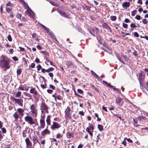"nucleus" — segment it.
<instances>
[{
    "mask_svg": "<svg viewBox=\"0 0 148 148\" xmlns=\"http://www.w3.org/2000/svg\"><path fill=\"white\" fill-rule=\"evenodd\" d=\"M23 4L24 5V8L25 9H27V8H29L30 9V10L31 12H33V11L32 10L30 9L29 7V6L28 4L27 3H26L25 2L24 3H23Z\"/></svg>",
    "mask_w": 148,
    "mask_h": 148,
    "instance_id": "a878e982",
    "label": "nucleus"
},
{
    "mask_svg": "<svg viewBox=\"0 0 148 148\" xmlns=\"http://www.w3.org/2000/svg\"><path fill=\"white\" fill-rule=\"evenodd\" d=\"M134 35L135 37H138L139 36V35L137 32H134Z\"/></svg>",
    "mask_w": 148,
    "mask_h": 148,
    "instance_id": "4d7b16f0",
    "label": "nucleus"
},
{
    "mask_svg": "<svg viewBox=\"0 0 148 148\" xmlns=\"http://www.w3.org/2000/svg\"><path fill=\"white\" fill-rule=\"evenodd\" d=\"M77 92L78 93L82 94H83L84 93L83 91L82 90L80 89H77Z\"/></svg>",
    "mask_w": 148,
    "mask_h": 148,
    "instance_id": "8fccbe9b",
    "label": "nucleus"
},
{
    "mask_svg": "<svg viewBox=\"0 0 148 148\" xmlns=\"http://www.w3.org/2000/svg\"><path fill=\"white\" fill-rule=\"evenodd\" d=\"M1 130L3 133H5L6 132V130L5 127L1 128Z\"/></svg>",
    "mask_w": 148,
    "mask_h": 148,
    "instance_id": "bf43d9fd",
    "label": "nucleus"
},
{
    "mask_svg": "<svg viewBox=\"0 0 148 148\" xmlns=\"http://www.w3.org/2000/svg\"><path fill=\"white\" fill-rule=\"evenodd\" d=\"M110 19L112 21H114L116 20V17L115 16H110Z\"/></svg>",
    "mask_w": 148,
    "mask_h": 148,
    "instance_id": "72a5a7b5",
    "label": "nucleus"
},
{
    "mask_svg": "<svg viewBox=\"0 0 148 148\" xmlns=\"http://www.w3.org/2000/svg\"><path fill=\"white\" fill-rule=\"evenodd\" d=\"M50 116L49 115L47 116V123L48 125H50Z\"/></svg>",
    "mask_w": 148,
    "mask_h": 148,
    "instance_id": "bb28decb",
    "label": "nucleus"
},
{
    "mask_svg": "<svg viewBox=\"0 0 148 148\" xmlns=\"http://www.w3.org/2000/svg\"><path fill=\"white\" fill-rule=\"evenodd\" d=\"M145 118L146 117L143 115H140L138 117V119L140 121L142 119L145 120Z\"/></svg>",
    "mask_w": 148,
    "mask_h": 148,
    "instance_id": "473e14b6",
    "label": "nucleus"
},
{
    "mask_svg": "<svg viewBox=\"0 0 148 148\" xmlns=\"http://www.w3.org/2000/svg\"><path fill=\"white\" fill-rule=\"evenodd\" d=\"M142 22L144 24H146L147 23L148 21L145 18H143L142 20Z\"/></svg>",
    "mask_w": 148,
    "mask_h": 148,
    "instance_id": "37998d69",
    "label": "nucleus"
},
{
    "mask_svg": "<svg viewBox=\"0 0 148 148\" xmlns=\"http://www.w3.org/2000/svg\"><path fill=\"white\" fill-rule=\"evenodd\" d=\"M91 74L94 76L97 79H99V76L97 75L94 71H93L92 70H91Z\"/></svg>",
    "mask_w": 148,
    "mask_h": 148,
    "instance_id": "b1692460",
    "label": "nucleus"
},
{
    "mask_svg": "<svg viewBox=\"0 0 148 148\" xmlns=\"http://www.w3.org/2000/svg\"><path fill=\"white\" fill-rule=\"evenodd\" d=\"M104 24L105 25H102V26L103 27L105 28H106V29H108V28L110 30V31L111 32H112V30L111 29V27H110L109 26H108V24L106 23H104Z\"/></svg>",
    "mask_w": 148,
    "mask_h": 148,
    "instance_id": "412c9836",
    "label": "nucleus"
},
{
    "mask_svg": "<svg viewBox=\"0 0 148 148\" xmlns=\"http://www.w3.org/2000/svg\"><path fill=\"white\" fill-rule=\"evenodd\" d=\"M94 130V125L92 124H90L89 126L87 127L86 129V131L89 134L91 137H92L93 136L92 132H93Z\"/></svg>",
    "mask_w": 148,
    "mask_h": 148,
    "instance_id": "0eeeda50",
    "label": "nucleus"
},
{
    "mask_svg": "<svg viewBox=\"0 0 148 148\" xmlns=\"http://www.w3.org/2000/svg\"><path fill=\"white\" fill-rule=\"evenodd\" d=\"M66 65L68 67H69L73 66V64L71 61H69L67 62Z\"/></svg>",
    "mask_w": 148,
    "mask_h": 148,
    "instance_id": "f704fd0d",
    "label": "nucleus"
},
{
    "mask_svg": "<svg viewBox=\"0 0 148 148\" xmlns=\"http://www.w3.org/2000/svg\"><path fill=\"white\" fill-rule=\"evenodd\" d=\"M46 82H43L42 81L41 82V84H40V86L43 89H45L46 88V84H45Z\"/></svg>",
    "mask_w": 148,
    "mask_h": 148,
    "instance_id": "5701e85b",
    "label": "nucleus"
},
{
    "mask_svg": "<svg viewBox=\"0 0 148 148\" xmlns=\"http://www.w3.org/2000/svg\"><path fill=\"white\" fill-rule=\"evenodd\" d=\"M47 33L51 38L53 39H54L57 42H58L57 40L55 38L53 33L52 32V31H50V30L49 28H47Z\"/></svg>",
    "mask_w": 148,
    "mask_h": 148,
    "instance_id": "4468645a",
    "label": "nucleus"
},
{
    "mask_svg": "<svg viewBox=\"0 0 148 148\" xmlns=\"http://www.w3.org/2000/svg\"><path fill=\"white\" fill-rule=\"evenodd\" d=\"M71 7L72 9L76 8L77 5L74 4H72L71 5Z\"/></svg>",
    "mask_w": 148,
    "mask_h": 148,
    "instance_id": "3c124183",
    "label": "nucleus"
},
{
    "mask_svg": "<svg viewBox=\"0 0 148 148\" xmlns=\"http://www.w3.org/2000/svg\"><path fill=\"white\" fill-rule=\"evenodd\" d=\"M137 13V10H134L132 12L131 15L132 16H134Z\"/></svg>",
    "mask_w": 148,
    "mask_h": 148,
    "instance_id": "c03bdc74",
    "label": "nucleus"
},
{
    "mask_svg": "<svg viewBox=\"0 0 148 148\" xmlns=\"http://www.w3.org/2000/svg\"><path fill=\"white\" fill-rule=\"evenodd\" d=\"M130 27L132 28H135L137 27V26L134 23H132L130 24Z\"/></svg>",
    "mask_w": 148,
    "mask_h": 148,
    "instance_id": "58836bf2",
    "label": "nucleus"
},
{
    "mask_svg": "<svg viewBox=\"0 0 148 148\" xmlns=\"http://www.w3.org/2000/svg\"><path fill=\"white\" fill-rule=\"evenodd\" d=\"M54 70V68L53 67H50L47 69V72H49L50 71H53Z\"/></svg>",
    "mask_w": 148,
    "mask_h": 148,
    "instance_id": "79ce46f5",
    "label": "nucleus"
},
{
    "mask_svg": "<svg viewBox=\"0 0 148 148\" xmlns=\"http://www.w3.org/2000/svg\"><path fill=\"white\" fill-rule=\"evenodd\" d=\"M136 76L140 85L143 86L142 82L144 81L145 77V73L143 71L140 70V72L136 75Z\"/></svg>",
    "mask_w": 148,
    "mask_h": 148,
    "instance_id": "f03ea898",
    "label": "nucleus"
},
{
    "mask_svg": "<svg viewBox=\"0 0 148 148\" xmlns=\"http://www.w3.org/2000/svg\"><path fill=\"white\" fill-rule=\"evenodd\" d=\"M13 116L15 118V121L17 120L18 118H21V117L19 116V115L17 112H15L14 113L13 115Z\"/></svg>",
    "mask_w": 148,
    "mask_h": 148,
    "instance_id": "4be33fe9",
    "label": "nucleus"
},
{
    "mask_svg": "<svg viewBox=\"0 0 148 148\" xmlns=\"http://www.w3.org/2000/svg\"><path fill=\"white\" fill-rule=\"evenodd\" d=\"M123 27L125 29H127L128 27V25L126 23H123Z\"/></svg>",
    "mask_w": 148,
    "mask_h": 148,
    "instance_id": "6e6d98bb",
    "label": "nucleus"
},
{
    "mask_svg": "<svg viewBox=\"0 0 148 148\" xmlns=\"http://www.w3.org/2000/svg\"><path fill=\"white\" fill-rule=\"evenodd\" d=\"M97 128L100 131H102L103 130V126L100 124H98L97 125Z\"/></svg>",
    "mask_w": 148,
    "mask_h": 148,
    "instance_id": "393cba45",
    "label": "nucleus"
},
{
    "mask_svg": "<svg viewBox=\"0 0 148 148\" xmlns=\"http://www.w3.org/2000/svg\"><path fill=\"white\" fill-rule=\"evenodd\" d=\"M10 99L15 104H17L18 105L23 106V100L22 98L16 99L14 97H11Z\"/></svg>",
    "mask_w": 148,
    "mask_h": 148,
    "instance_id": "20e7f679",
    "label": "nucleus"
},
{
    "mask_svg": "<svg viewBox=\"0 0 148 148\" xmlns=\"http://www.w3.org/2000/svg\"><path fill=\"white\" fill-rule=\"evenodd\" d=\"M30 92L32 94L34 97H36L37 96L38 92L35 88L31 87L30 90Z\"/></svg>",
    "mask_w": 148,
    "mask_h": 148,
    "instance_id": "f8f14e48",
    "label": "nucleus"
},
{
    "mask_svg": "<svg viewBox=\"0 0 148 148\" xmlns=\"http://www.w3.org/2000/svg\"><path fill=\"white\" fill-rule=\"evenodd\" d=\"M21 94V92L20 91H18L15 95V97H20Z\"/></svg>",
    "mask_w": 148,
    "mask_h": 148,
    "instance_id": "c85d7f7f",
    "label": "nucleus"
},
{
    "mask_svg": "<svg viewBox=\"0 0 148 148\" xmlns=\"http://www.w3.org/2000/svg\"><path fill=\"white\" fill-rule=\"evenodd\" d=\"M18 89H20L21 90L23 91L24 90V87L22 86V85H20V86L18 88Z\"/></svg>",
    "mask_w": 148,
    "mask_h": 148,
    "instance_id": "13d9d810",
    "label": "nucleus"
},
{
    "mask_svg": "<svg viewBox=\"0 0 148 148\" xmlns=\"http://www.w3.org/2000/svg\"><path fill=\"white\" fill-rule=\"evenodd\" d=\"M6 10L8 13H10L12 12V8L8 7L6 8Z\"/></svg>",
    "mask_w": 148,
    "mask_h": 148,
    "instance_id": "7c9ffc66",
    "label": "nucleus"
},
{
    "mask_svg": "<svg viewBox=\"0 0 148 148\" xmlns=\"http://www.w3.org/2000/svg\"><path fill=\"white\" fill-rule=\"evenodd\" d=\"M95 116L97 118V121H100L101 120V119L99 117V115L97 113H95Z\"/></svg>",
    "mask_w": 148,
    "mask_h": 148,
    "instance_id": "ea45409f",
    "label": "nucleus"
},
{
    "mask_svg": "<svg viewBox=\"0 0 148 148\" xmlns=\"http://www.w3.org/2000/svg\"><path fill=\"white\" fill-rule=\"evenodd\" d=\"M17 111L19 114L22 117L24 115V110L21 108H18L17 109Z\"/></svg>",
    "mask_w": 148,
    "mask_h": 148,
    "instance_id": "6ab92c4d",
    "label": "nucleus"
},
{
    "mask_svg": "<svg viewBox=\"0 0 148 148\" xmlns=\"http://www.w3.org/2000/svg\"><path fill=\"white\" fill-rule=\"evenodd\" d=\"M12 59L14 61H16L18 60V59L16 56H14L12 57Z\"/></svg>",
    "mask_w": 148,
    "mask_h": 148,
    "instance_id": "052dcab7",
    "label": "nucleus"
},
{
    "mask_svg": "<svg viewBox=\"0 0 148 148\" xmlns=\"http://www.w3.org/2000/svg\"><path fill=\"white\" fill-rule=\"evenodd\" d=\"M56 99H57L58 100H61V97L60 95H58L56 97Z\"/></svg>",
    "mask_w": 148,
    "mask_h": 148,
    "instance_id": "0e129e2a",
    "label": "nucleus"
},
{
    "mask_svg": "<svg viewBox=\"0 0 148 148\" xmlns=\"http://www.w3.org/2000/svg\"><path fill=\"white\" fill-rule=\"evenodd\" d=\"M105 51L108 52L110 54H112V52L111 50L108 48H107L105 50Z\"/></svg>",
    "mask_w": 148,
    "mask_h": 148,
    "instance_id": "c9c22d12",
    "label": "nucleus"
},
{
    "mask_svg": "<svg viewBox=\"0 0 148 148\" xmlns=\"http://www.w3.org/2000/svg\"><path fill=\"white\" fill-rule=\"evenodd\" d=\"M72 111L69 106H68L65 111V117L71 119V118Z\"/></svg>",
    "mask_w": 148,
    "mask_h": 148,
    "instance_id": "39448f33",
    "label": "nucleus"
},
{
    "mask_svg": "<svg viewBox=\"0 0 148 148\" xmlns=\"http://www.w3.org/2000/svg\"><path fill=\"white\" fill-rule=\"evenodd\" d=\"M24 119L25 121L28 122V123L30 125L35 124V122L33 121V119L32 116L27 115L25 117Z\"/></svg>",
    "mask_w": 148,
    "mask_h": 148,
    "instance_id": "423d86ee",
    "label": "nucleus"
},
{
    "mask_svg": "<svg viewBox=\"0 0 148 148\" xmlns=\"http://www.w3.org/2000/svg\"><path fill=\"white\" fill-rule=\"evenodd\" d=\"M42 101L41 104L40 109L41 111V115L42 116L45 117V113L46 112V105L45 102V100L42 99Z\"/></svg>",
    "mask_w": 148,
    "mask_h": 148,
    "instance_id": "7ed1b4c3",
    "label": "nucleus"
},
{
    "mask_svg": "<svg viewBox=\"0 0 148 148\" xmlns=\"http://www.w3.org/2000/svg\"><path fill=\"white\" fill-rule=\"evenodd\" d=\"M31 112L34 116H36L37 115V109L36 108V106L34 104H32L30 107Z\"/></svg>",
    "mask_w": 148,
    "mask_h": 148,
    "instance_id": "6e6552de",
    "label": "nucleus"
},
{
    "mask_svg": "<svg viewBox=\"0 0 148 148\" xmlns=\"http://www.w3.org/2000/svg\"><path fill=\"white\" fill-rule=\"evenodd\" d=\"M130 3L129 2H125L122 4V6L123 8H125L126 9L127 8L130 7Z\"/></svg>",
    "mask_w": 148,
    "mask_h": 148,
    "instance_id": "a211bd4d",
    "label": "nucleus"
},
{
    "mask_svg": "<svg viewBox=\"0 0 148 148\" xmlns=\"http://www.w3.org/2000/svg\"><path fill=\"white\" fill-rule=\"evenodd\" d=\"M6 6H10L12 7L13 6V4L11 3L9 1L6 4Z\"/></svg>",
    "mask_w": 148,
    "mask_h": 148,
    "instance_id": "603ef678",
    "label": "nucleus"
},
{
    "mask_svg": "<svg viewBox=\"0 0 148 148\" xmlns=\"http://www.w3.org/2000/svg\"><path fill=\"white\" fill-rule=\"evenodd\" d=\"M29 137L30 138L32 139V141L38 140V138L36 135H35L34 136H33L32 138L31 137V136H29Z\"/></svg>",
    "mask_w": 148,
    "mask_h": 148,
    "instance_id": "cd10ccee",
    "label": "nucleus"
},
{
    "mask_svg": "<svg viewBox=\"0 0 148 148\" xmlns=\"http://www.w3.org/2000/svg\"><path fill=\"white\" fill-rule=\"evenodd\" d=\"M4 81L5 82H8L9 79V77L8 75H6L4 77Z\"/></svg>",
    "mask_w": 148,
    "mask_h": 148,
    "instance_id": "2f4dec72",
    "label": "nucleus"
},
{
    "mask_svg": "<svg viewBox=\"0 0 148 148\" xmlns=\"http://www.w3.org/2000/svg\"><path fill=\"white\" fill-rule=\"evenodd\" d=\"M122 57L123 58L126 62L128 61V58H127L126 55H123Z\"/></svg>",
    "mask_w": 148,
    "mask_h": 148,
    "instance_id": "09e8293b",
    "label": "nucleus"
},
{
    "mask_svg": "<svg viewBox=\"0 0 148 148\" xmlns=\"http://www.w3.org/2000/svg\"><path fill=\"white\" fill-rule=\"evenodd\" d=\"M8 40L10 41L11 42L12 41V38L11 36L10 35H9L7 37Z\"/></svg>",
    "mask_w": 148,
    "mask_h": 148,
    "instance_id": "a18cd8bd",
    "label": "nucleus"
},
{
    "mask_svg": "<svg viewBox=\"0 0 148 148\" xmlns=\"http://www.w3.org/2000/svg\"><path fill=\"white\" fill-rule=\"evenodd\" d=\"M25 140L26 145V148H32V143L29 138H26Z\"/></svg>",
    "mask_w": 148,
    "mask_h": 148,
    "instance_id": "9d476101",
    "label": "nucleus"
},
{
    "mask_svg": "<svg viewBox=\"0 0 148 148\" xmlns=\"http://www.w3.org/2000/svg\"><path fill=\"white\" fill-rule=\"evenodd\" d=\"M49 87L50 88L52 89L53 90H55L56 88L55 86L51 84L49 85Z\"/></svg>",
    "mask_w": 148,
    "mask_h": 148,
    "instance_id": "774afa93",
    "label": "nucleus"
},
{
    "mask_svg": "<svg viewBox=\"0 0 148 148\" xmlns=\"http://www.w3.org/2000/svg\"><path fill=\"white\" fill-rule=\"evenodd\" d=\"M0 58V67L3 69L4 71H6L10 67L9 64L11 60L10 58L3 55L1 56Z\"/></svg>",
    "mask_w": 148,
    "mask_h": 148,
    "instance_id": "f257e3e1",
    "label": "nucleus"
},
{
    "mask_svg": "<svg viewBox=\"0 0 148 148\" xmlns=\"http://www.w3.org/2000/svg\"><path fill=\"white\" fill-rule=\"evenodd\" d=\"M74 94H75V95L76 96H77L79 97H80V98H82V97L81 96H80L79 95V94H78L76 92V91L75 90H74Z\"/></svg>",
    "mask_w": 148,
    "mask_h": 148,
    "instance_id": "864d4df0",
    "label": "nucleus"
},
{
    "mask_svg": "<svg viewBox=\"0 0 148 148\" xmlns=\"http://www.w3.org/2000/svg\"><path fill=\"white\" fill-rule=\"evenodd\" d=\"M25 131H23V132L22 133V136L23 138H25L26 136V131H25Z\"/></svg>",
    "mask_w": 148,
    "mask_h": 148,
    "instance_id": "338daca9",
    "label": "nucleus"
},
{
    "mask_svg": "<svg viewBox=\"0 0 148 148\" xmlns=\"http://www.w3.org/2000/svg\"><path fill=\"white\" fill-rule=\"evenodd\" d=\"M79 114L83 116L84 115V112L83 111H80L79 112Z\"/></svg>",
    "mask_w": 148,
    "mask_h": 148,
    "instance_id": "69168bd1",
    "label": "nucleus"
},
{
    "mask_svg": "<svg viewBox=\"0 0 148 148\" xmlns=\"http://www.w3.org/2000/svg\"><path fill=\"white\" fill-rule=\"evenodd\" d=\"M61 126V125L58 123L55 122H53V124L51 126V128L53 130H54L55 129H58Z\"/></svg>",
    "mask_w": 148,
    "mask_h": 148,
    "instance_id": "ddd939ff",
    "label": "nucleus"
},
{
    "mask_svg": "<svg viewBox=\"0 0 148 148\" xmlns=\"http://www.w3.org/2000/svg\"><path fill=\"white\" fill-rule=\"evenodd\" d=\"M46 134V129H45L41 132V135L42 136H44Z\"/></svg>",
    "mask_w": 148,
    "mask_h": 148,
    "instance_id": "de8ad7c7",
    "label": "nucleus"
},
{
    "mask_svg": "<svg viewBox=\"0 0 148 148\" xmlns=\"http://www.w3.org/2000/svg\"><path fill=\"white\" fill-rule=\"evenodd\" d=\"M22 72V70L21 69H19L17 70V73L18 75H21Z\"/></svg>",
    "mask_w": 148,
    "mask_h": 148,
    "instance_id": "4c0bfd02",
    "label": "nucleus"
},
{
    "mask_svg": "<svg viewBox=\"0 0 148 148\" xmlns=\"http://www.w3.org/2000/svg\"><path fill=\"white\" fill-rule=\"evenodd\" d=\"M116 103L119 106H122L124 103L123 100L120 97H117L116 99Z\"/></svg>",
    "mask_w": 148,
    "mask_h": 148,
    "instance_id": "1a4fd4ad",
    "label": "nucleus"
},
{
    "mask_svg": "<svg viewBox=\"0 0 148 148\" xmlns=\"http://www.w3.org/2000/svg\"><path fill=\"white\" fill-rule=\"evenodd\" d=\"M35 64H34V63H32L31 65L29 66V67H31L32 68H34L35 67Z\"/></svg>",
    "mask_w": 148,
    "mask_h": 148,
    "instance_id": "5fc2aeb1",
    "label": "nucleus"
},
{
    "mask_svg": "<svg viewBox=\"0 0 148 148\" xmlns=\"http://www.w3.org/2000/svg\"><path fill=\"white\" fill-rule=\"evenodd\" d=\"M66 135L68 138H73L74 137V133L73 132H67L66 134Z\"/></svg>",
    "mask_w": 148,
    "mask_h": 148,
    "instance_id": "f3484780",
    "label": "nucleus"
},
{
    "mask_svg": "<svg viewBox=\"0 0 148 148\" xmlns=\"http://www.w3.org/2000/svg\"><path fill=\"white\" fill-rule=\"evenodd\" d=\"M63 136L62 134L58 133L56 135V137L57 138H62Z\"/></svg>",
    "mask_w": 148,
    "mask_h": 148,
    "instance_id": "e433bc0d",
    "label": "nucleus"
},
{
    "mask_svg": "<svg viewBox=\"0 0 148 148\" xmlns=\"http://www.w3.org/2000/svg\"><path fill=\"white\" fill-rule=\"evenodd\" d=\"M113 116L114 117H117L119 118L121 120H123V119L121 118V115L119 114H114Z\"/></svg>",
    "mask_w": 148,
    "mask_h": 148,
    "instance_id": "c756f323",
    "label": "nucleus"
},
{
    "mask_svg": "<svg viewBox=\"0 0 148 148\" xmlns=\"http://www.w3.org/2000/svg\"><path fill=\"white\" fill-rule=\"evenodd\" d=\"M89 32L92 34L94 37L95 36V35L97 34L98 32L99 31V30L97 28L95 27L91 29V30H89Z\"/></svg>",
    "mask_w": 148,
    "mask_h": 148,
    "instance_id": "9b49d317",
    "label": "nucleus"
},
{
    "mask_svg": "<svg viewBox=\"0 0 148 148\" xmlns=\"http://www.w3.org/2000/svg\"><path fill=\"white\" fill-rule=\"evenodd\" d=\"M58 12L62 16L67 18H69V16L62 10H58Z\"/></svg>",
    "mask_w": 148,
    "mask_h": 148,
    "instance_id": "2eb2a0df",
    "label": "nucleus"
},
{
    "mask_svg": "<svg viewBox=\"0 0 148 148\" xmlns=\"http://www.w3.org/2000/svg\"><path fill=\"white\" fill-rule=\"evenodd\" d=\"M42 118L40 119V128H44L45 126V123L44 120V119L45 117L42 116V115H41Z\"/></svg>",
    "mask_w": 148,
    "mask_h": 148,
    "instance_id": "dca6fc26",
    "label": "nucleus"
},
{
    "mask_svg": "<svg viewBox=\"0 0 148 148\" xmlns=\"http://www.w3.org/2000/svg\"><path fill=\"white\" fill-rule=\"evenodd\" d=\"M37 70L39 71L42 68V66L40 64H38L37 66Z\"/></svg>",
    "mask_w": 148,
    "mask_h": 148,
    "instance_id": "e2e57ef3",
    "label": "nucleus"
},
{
    "mask_svg": "<svg viewBox=\"0 0 148 148\" xmlns=\"http://www.w3.org/2000/svg\"><path fill=\"white\" fill-rule=\"evenodd\" d=\"M140 16L139 15H137L135 17V18L138 20H140Z\"/></svg>",
    "mask_w": 148,
    "mask_h": 148,
    "instance_id": "680f3d73",
    "label": "nucleus"
},
{
    "mask_svg": "<svg viewBox=\"0 0 148 148\" xmlns=\"http://www.w3.org/2000/svg\"><path fill=\"white\" fill-rule=\"evenodd\" d=\"M20 20L22 22H25L27 21L26 18L25 17H22Z\"/></svg>",
    "mask_w": 148,
    "mask_h": 148,
    "instance_id": "49530a36",
    "label": "nucleus"
},
{
    "mask_svg": "<svg viewBox=\"0 0 148 148\" xmlns=\"http://www.w3.org/2000/svg\"><path fill=\"white\" fill-rule=\"evenodd\" d=\"M16 16L18 19H19L20 20L22 17V15L21 14L18 13L16 14Z\"/></svg>",
    "mask_w": 148,
    "mask_h": 148,
    "instance_id": "a19ab883",
    "label": "nucleus"
},
{
    "mask_svg": "<svg viewBox=\"0 0 148 148\" xmlns=\"http://www.w3.org/2000/svg\"><path fill=\"white\" fill-rule=\"evenodd\" d=\"M48 1L51 5L56 7H59L60 6L58 3H56L53 1L49 0Z\"/></svg>",
    "mask_w": 148,
    "mask_h": 148,
    "instance_id": "aec40b11",
    "label": "nucleus"
}]
</instances>
